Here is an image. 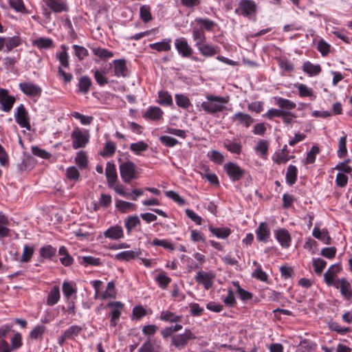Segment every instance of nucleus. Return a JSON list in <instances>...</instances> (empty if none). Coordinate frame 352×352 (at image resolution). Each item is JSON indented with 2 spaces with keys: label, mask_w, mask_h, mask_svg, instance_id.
<instances>
[{
  "label": "nucleus",
  "mask_w": 352,
  "mask_h": 352,
  "mask_svg": "<svg viewBox=\"0 0 352 352\" xmlns=\"http://www.w3.org/2000/svg\"><path fill=\"white\" fill-rule=\"evenodd\" d=\"M114 75L118 77L125 78L128 75V69L124 59H116L113 61Z\"/></svg>",
  "instance_id": "13"
},
{
  "label": "nucleus",
  "mask_w": 352,
  "mask_h": 352,
  "mask_svg": "<svg viewBox=\"0 0 352 352\" xmlns=\"http://www.w3.org/2000/svg\"><path fill=\"white\" fill-rule=\"evenodd\" d=\"M232 284L234 286L236 287V292L237 294H239L240 298L243 300V301H245V300H250L252 299V294L243 289V288L241 287V286L239 285V283L238 282H232Z\"/></svg>",
  "instance_id": "44"
},
{
  "label": "nucleus",
  "mask_w": 352,
  "mask_h": 352,
  "mask_svg": "<svg viewBox=\"0 0 352 352\" xmlns=\"http://www.w3.org/2000/svg\"><path fill=\"white\" fill-rule=\"evenodd\" d=\"M72 47L74 50L75 55L80 60H83L89 54L87 50L85 47H82V46H80V45H74L72 46Z\"/></svg>",
  "instance_id": "63"
},
{
  "label": "nucleus",
  "mask_w": 352,
  "mask_h": 352,
  "mask_svg": "<svg viewBox=\"0 0 352 352\" xmlns=\"http://www.w3.org/2000/svg\"><path fill=\"white\" fill-rule=\"evenodd\" d=\"M156 281L162 289H166L171 281V278L164 274H160L156 277Z\"/></svg>",
  "instance_id": "64"
},
{
  "label": "nucleus",
  "mask_w": 352,
  "mask_h": 352,
  "mask_svg": "<svg viewBox=\"0 0 352 352\" xmlns=\"http://www.w3.org/2000/svg\"><path fill=\"white\" fill-rule=\"evenodd\" d=\"M312 235L322 241L325 244L331 243V238L327 229H320L318 225H316L313 231Z\"/></svg>",
  "instance_id": "20"
},
{
  "label": "nucleus",
  "mask_w": 352,
  "mask_h": 352,
  "mask_svg": "<svg viewBox=\"0 0 352 352\" xmlns=\"http://www.w3.org/2000/svg\"><path fill=\"white\" fill-rule=\"evenodd\" d=\"M209 230L214 235L220 239H226L231 233V230L228 228H214L212 226H209Z\"/></svg>",
  "instance_id": "35"
},
{
  "label": "nucleus",
  "mask_w": 352,
  "mask_h": 352,
  "mask_svg": "<svg viewBox=\"0 0 352 352\" xmlns=\"http://www.w3.org/2000/svg\"><path fill=\"white\" fill-rule=\"evenodd\" d=\"M33 253L34 248L32 247H30L27 245H24L23 254L21 255L20 261L23 263L29 262L32 257Z\"/></svg>",
  "instance_id": "53"
},
{
  "label": "nucleus",
  "mask_w": 352,
  "mask_h": 352,
  "mask_svg": "<svg viewBox=\"0 0 352 352\" xmlns=\"http://www.w3.org/2000/svg\"><path fill=\"white\" fill-rule=\"evenodd\" d=\"M297 177V168L294 165H289L287 167L286 172V182L289 185H293L296 180Z\"/></svg>",
  "instance_id": "37"
},
{
  "label": "nucleus",
  "mask_w": 352,
  "mask_h": 352,
  "mask_svg": "<svg viewBox=\"0 0 352 352\" xmlns=\"http://www.w3.org/2000/svg\"><path fill=\"white\" fill-rule=\"evenodd\" d=\"M290 159L287 145H285L281 151L277 153L274 162L278 164H285Z\"/></svg>",
  "instance_id": "40"
},
{
  "label": "nucleus",
  "mask_w": 352,
  "mask_h": 352,
  "mask_svg": "<svg viewBox=\"0 0 352 352\" xmlns=\"http://www.w3.org/2000/svg\"><path fill=\"white\" fill-rule=\"evenodd\" d=\"M19 88L23 94L30 97L39 96L42 92V89L32 82H21Z\"/></svg>",
  "instance_id": "11"
},
{
  "label": "nucleus",
  "mask_w": 352,
  "mask_h": 352,
  "mask_svg": "<svg viewBox=\"0 0 352 352\" xmlns=\"http://www.w3.org/2000/svg\"><path fill=\"white\" fill-rule=\"evenodd\" d=\"M124 224L127 231L129 232L138 225L140 224V221L138 216H131L125 220Z\"/></svg>",
  "instance_id": "51"
},
{
  "label": "nucleus",
  "mask_w": 352,
  "mask_h": 352,
  "mask_svg": "<svg viewBox=\"0 0 352 352\" xmlns=\"http://www.w3.org/2000/svg\"><path fill=\"white\" fill-rule=\"evenodd\" d=\"M327 265V262L322 258H316L313 261L314 271L317 274H321Z\"/></svg>",
  "instance_id": "57"
},
{
  "label": "nucleus",
  "mask_w": 352,
  "mask_h": 352,
  "mask_svg": "<svg viewBox=\"0 0 352 352\" xmlns=\"http://www.w3.org/2000/svg\"><path fill=\"white\" fill-rule=\"evenodd\" d=\"M116 207L122 212H127L133 210L135 205L130 202L118 199L116 201Z\"/></svg>",
  "instance_id": "43"
},
{
  "label": "nucleus",
  "mask_w": 352,
  "mask_h": 352,
  "mask_svg": "<svg viewBox=\"0 0 352 352\" xmlns=\"http://www.w3.org/2000/svg\"><path fill=\"white\" fill-rule=\"evenodd\" d=\"M81 264L87 265L98 266L100 264V260L91 256H85L82 257Z\"/></svg>",
  "instance_id": "62"
},
{
  "label": "nucleus",
  "mask_w": 352,
  "mask_h": 352,
  "mask_svg": "<svg viewBox=\"0 0 352 352\" xmlns=\"http://www.w3.org/2000/svg\"><path fill=\"white\" fill-rule=\"evenodd\" d=\"M160 318L162 321L173 323L181 322L182 316L176 315L172 311L165 310L160 313Z\"/></svg>",
  "instance_id": "25"
},
{
  "label": "nucleus",
  "mask_w": 352,
  "mask_h": 352,
  "mask_svg": "<svg viewBox=\"0 0 352 352\" xmlns=\"http://www.w3.org/2000/svg\"><path fill=\"white\" fill-rule=\"evenodd\" d=\"M239 9L242 15L250 19L256 13V5L250 0H241L239 2Z\"/></svg>",
  "instance_id": "10"
},
{
  "label": "nucleus",
  "mask_w": 352,
  "mask_h": 352,
  "mask_svg": "<svg viewBox=\"0 0 352 352\" xmlns=\"http://www.w3.org/2000/svg\"><path fill=\"white\" fill-rule=\"evenodd\" d=\"M15 102V98L9 95V92L6 89H0V104L1 109L5 112H9Z\"/></svg>",
  "instance_id": "7"
},
{
  "label": "nucleus",
  "mask_w": 352,
  "mask_h": 352,
  "mask_svg": "<svg viewBox=\"0 0 352 352\" xmlns=\"http://www.w3.org/2000/svg\"><path fill=\"white\" fill-rule=\"evenodd\" d=\"M105 174L107 179L109 187H113L116 184L118 175L115 164L111 162H107Z\"/></svg>",
  "instance_id": "16"
},
{
  "label": "nucleus",
  "mask_w": 352,
  "mask_h": 352,
  "mask_svg": "<svg viewBox=\"0 0 352 352\" xmlns=\"http://www.w3.org/2000/svg\"><path fill=\"white\" fill-rule=\"evenodd\" d=\"M231 120L233 122L243 124L245 127H249L252 123L254 122V118H252L249 114L244 113L243 112H237L232 116Z\"/></svg>",
  "instance_id": "15"
},
{
  "label": "nucleus",
  "mask_w": 352,
  "mask_h": 352,
  "mask_svg": "<svg viewBox=\"0 0 352 352\" xmlns=\"http://www.w3.org/2000/svg\"><path fill=\"white\" fill-rule=\"evenodd\" d=\"M138 352H160V346H155L150 340L146 341L138 349Z\"/></svg>",
  "instance_id": "46"
},
{
  "label": "nucleus",
  "mask_w": 352,
  "mask_h": 352,
  "mask_svg": "<svg viewBox=\"0 0 352 352\" xmlns=\"http://www.w3.org/2000/svg\"><path fill=\"white\" fill-rule=\"evenodd\" d=\"M342 268L340 264H334L330 266L328 270L324 274V278L327 285H333L338 288L336 282L334 281L335 277L341 271Z\"/></svg>",
  "instance_id": "12"
},
{
  "label": "nucleus",
  "mask_w": 352,
  "mask_h": 352,
  "mask_svg": "<svg viewBox=\"0 0 352 352\" xmlns=\"http://www.w3.org/2000/svg\"><path fill=\"white\" fill-rule=\"evenodd\" d=\"M175 101L177 104L183 109H188L190 106L189 98L184 94H176Z\"/></svg>",
  "instance_id": "48"
},
{
  "label": "nucleus",
  "mask_w": 352,
  "mask_h": 352,
  "mask_svg": "<svg viewBox=\"0 0 352 352\" xmlns=\"http://www.w3.org/2000/svg\"><path fill=\"white\" fill-rule=\"evenodd\" d=\"M46 328L43 325H37L34 329L30 333V336L31 338L37 340L38 338H41L43 333H45Z\"/></svg>",
  "instance_id": "56"
},
{
  "label": "nucleus",
  "mask_w": 352,
  "mask_h": 352,
  "mask_svg": "<svg viewBox=\"0 0 352 352\" xmlns=\"http://www.w3.org/2000/svg\"><path fill=\"white\" fill-rule=\"evenodd\" d=\"M148 148V144L143 141L132 143L130 146L131 151L135 154H140L141 152L146 151Z\"/></svg>",
  "instance_id": "45"
},
{
  "label": "nucleus",
  "mask_w": 352,
  "mask_h": 352,
  "mask_svg": "<svg viewBox=\"0 0 352 352\" xmlns=\"http://www.w3.org/2000/svg\"><path fill=\"white\" fill-rule=\"evenodd\" d=\"M223 168L232 182L240 180L245 173V170L234 162H228L225 164Z\"/></svg>",
  "instance_id": "6"
},
{
  "label": "nucleus",
  "mask_w": 352,
  "mask_h": 352,
  "mask_svg": "<svg viewBox=\"0 0 352 352\" xmlns=\"http://www.w3.org/2000/svg\"><path fill=\"white\" fill-rule=\"evenodd\" d=\"M197 47L200 54L204 56L210 57L217 53V47L208 44H204V43L201 45L197 44Z\"/></svg>",
  "instance_id": "29"
},
{
  "label": "nucleus",
  "mask_w": 352,
  "mask_h": 352,
  "mask_svg": "<svg viewBox=\"0 0 352 352\" xmlns=\"http://www.w3.org/2000/svg\"><path fill=\"white\" fill-rule=\"evenodd\" d=\"M93 52L96 56L102 59H107L111 58L113 56L111 52L101 47L93 48Z\"/></svg>",
  "instance_id": "52"
},
{
  "label": "nucleus",
  "mask_w": 352,
  "mask_h": 352,
  "mask_svg": "<svg viewBox=\"0 0 352 352\" xmlns=\"http://www.w3.org/2000/svg\"><path fill=\"white\" fill-rule=\"evenodd\" d=\"M228 102V97L208 95L206 96V101H204L201 106L206 113L214 114L222 111L225 109V104Z\"/></svg>",
  "instance_id": "1"
},
{
  "label": "nucleus",
  "mask_w": 352,
  "mask_h": 352,
  "mask_svg": "<svg viewBox=\"0 0 352 352\" xmlns=\"http://www.w3.org/2000/svg\"><path fill=\"white\" fill-rule=\"evenodd\" d=\"M192 37L195 41L196 47L197 46V44L201 45V43H205L206 40L204 30L197 27H194L192 29Z\"/></svg>",
  "instance_id": "34"
},
{
  "label": "nucleus",
  "mask_w": 352,
  "mask_h": 352,
  "mask_svg": "<svg viewBox=\"0 0 352 352\" xmlns=\"http://www.w3.org/2000/svg\"><path fill=\"white\" fill-rule=\"evenodd\" d=\"M171 38H165L161 42L150 44L149 47L157 52H168L171 48Z\"/></svg>",
  "instance_id": "26"
},
{
  "label": "nucleus",
  "mask_w": 352,
  "mask_h": 352,
  "mask_svg": "<svg viewBox=\"0 0 352 352\" xmlns=\"http://www.w3.org/2000/svg\"><path fill=\"white\" fill-rule=\"evenodd\" d=\"M46 6L55 12H61L67 10L63 0H43Z\"/></svg>",
  "instance_id": "22"
},
{
  "label": "nucleus",
  "mask_w": 352,
  "mask_h": 352,
  "mask_svg": "<svg viewBox=\"0 0 352 352\" xmlns=\"http://www.w3.org/2000/svg\"><path fill=\"white\" fill-rule=\"evenodd\" d=\"M175 46L178 53L185 58L190 57L193 52V50L188 45L187 40L184 38H178L175 41Z\"/></svg>",
  "instance_id": "9"
},
{
  "label": "nucleus",
  "mask_w": 352,
  "mask_h": 352,
  "mask_svg": "<svg viewBox=\"0 0 352 352\" xmlns=\"http://www.w3.org/2000/svg\"><path fill=\"white\" fill-rule=\"evenodd\" d=\"M61 48L63 49V50L56 54V57L59 60V63L60 65V67H61V68H63V67L67 68V67H69V56L67 52V49H66L65 46H64V45H62Z\"/></svg>",
  "instance_id": "36"
},
{
  "label": "nucleus",
  "mask_w": 352,
  "mask_h": 352,
  "mask_svg": "<svg viewBox=\"0 0 352 352\" xmlns=\"http://www.w3.org/2000/svg\"><path fill=\"white\" fill-rule=\"evenodd\" d=\"M82 330V328L80 326L72 325L64 331L65 337L69 339H73L77 336Z\"/></svg>",
  "instance_id": "47"
},
{
  "label": "nucleus",
  "mask_w": 352,
  "mask_h": 352,
  "mask_svg": "<svg viewBox=\"0 0 352 352\" xmlns=\"http://www.w3.org/2000/svg\"><path fill=\"white\" fill-rule=\"evenodd\" d=\"M56 251L52 245H45L40 248L39 253L41 257L49 258L55 254Z\"/></svg>",
  "instance_id": "50"
},
{
  "label": "nucleus",
  "mask_w": 352,
  "mask_h": 352,
  "mask_svg": "<svg viewBox=\"0 0 352 352\" xmlns=\"http://www.w3.org/2000/svg\"><path fill=\"white\" fill-rule=\"evenodd\" d=\"M21 43L20 37L14 36L12 37H4V52H9L14 48L19 46Z\"/></svg>",
  "instance_id": "23"
},
{
  "label": "nucleus",
  "mask_w": 352,
  "mask_h": 352,
  "mask_svg": "<svg viewBox=\"0 0 352 352\" xmlns=\"http://www.w3.org/2000/svg\"><path fill=\"white\" fill-rule=\"evenodd\" d=\"M163 111L158 107H150L144 113V118L151 120H159L163 116Z\"/></svg>",
  "instance_id": "21"
},
{
  "label": "nucleus",
  "mask_w": 352,
  "mask_h": 352,
  "mask_svg": "<svg viewBox=\"0 0 352 352\" xmlns=\"http://www.w3.org/2000/svg\"><path fill=\"white\" fill-rule=\"evenodd\" d=\"M71 115L74 118L79 120L80 123L84 125L90 124L94 120L92 116H85L76 111L72 113Z\"/></svg>",
  "instance_id": "54"
},
{
  "label": "nucleus",
  "mask_w": 352,
  "mask_h": 352,
  "mask_svg": "<svg viewBox=\"0 0 352 352\" xmlns=\"http://www.w3.org/2000/svg\"><path fill=\"white\" fill-rule=\"evenodd\" d=\"M32 44L34 46L36 47L37 48L40 50L43 49H50L52 48L53 45V41L51 38H39L36 40H34L32 42Z\"/></svg>",
  "instance_id": "32"
},
{
  "label": "nucleus",
  "mask_w": 352,
  "mask_h": 352,
  "mask_svg": "<svg viewBox=\"0 0 352 352\" xmlns=\"http://www.w3.org/2000/svg\"><path fill=\"white\" fill-rule=\"evenodd\" d=\"M109 307L112 308L111 316L113 319H118L121 314V309L123 307V304L120 302H111L107 305Z\"/></svg>",
  "instance_id": "41"
},
{
  "label": "nucleus",
  "mask_w": 352,
  "mask_h": 352,
  "mask_svg": "<svg viewBox=\"0 0 352 352\" xmlns=\"http://www.w3.org/2000/svg\"><path fill=\"white\" fill-rule=\"evenodd\" d=\"M195 335L186 329L184 333L174 336L172 338V344L179 349H184L190 340H195Z\"/></svg>",
  "instance_id": "5"
},
{
  "label": "nucleus",
  "mask_w": 352,
  "mask_h": 352,
  "mask_svg": "<svg viewBox=\"0 0 352 352\" xmlns=\"http://www.w3.org/2000/svg\"><path fill=\"white\" fill-rule=\"evenodd\" d=\"M275 236L283 248H288L290 245L291 237L289 232L284 228L276 231Z\"/></svg>",
  "instance_id": "17"
},
{
  "label": "nucleus",
  "mask_w": 352,
  "mask_h": 352,
  "mask_svg": "<svg viewBox=\"0 0 352 352\" xmlns=\"http://www.w3.org/2000/svg\"><path fill=\"white\" fill-rule=\"evenodd\" d=\"M140 14L142 20L144 23H147L152 19L151 8L149 6L144 5L141 6L140 9Z\"/></svg>",
  "instance_id": "49"
},
{
  "label": "nucleus",
  "mask_w": 352,
  "mask_h": 352,
  "mask_svg": "<svg viewBox=\"0 0 352 352\" xmlns=\"http://www.w3.org/2000/svg\"><path fill=\"white\" fill-rule=\"evenodd\" d=\"M76 164L80 168H85L87 166V159L83 151H79L75 157Z\"/></svg>",
  "instance_id": "55"
},
{
  "label": "nucleus",
  "mask_w": 352,
  "mask_h": 352,
  "mask_svg": "<svg viewBox=\"0 0 352 352\" xmlns=\"http://www.w3.org/2000/svg\"><path fill=\"white\" fill-rule=\"evenodd\" d=\"M336 284L338 285V288L340 289L341 294L347 300H350L352 298V289L349 282L344 278L339 279Z\"/></svg>",
  "instance_id": "18"
},
{
  "label": "nucleus",
  "mask_w": 352,
  "mask_h": 352,
  "mask_svg": "<svg viewBox=\"0 0 352 352\" xmlns=\"http://www.w3.org/2000/svg\"><path fill=\"white\" fill-rule=\"evenodd\" d=\"M119 168L120 176L124 182L129 183L137 178L136 166L133 162H124L120 164Z\"/></svg>",
  "instance_id": "2"
},
{
  "label": "nucleus",
  "mask_w": 352,
  "mask_h": 352,
  "mask_svg": "<svg viewBox=\"0 0 352 352\" xmlns=\"http://www.w3.org/2000/svg\"><path fill=\"white\" fill-rule=\"evenodd\" d=\"M256 234V238L258 241H267L270 234V230L268 225L265 222L261 223L257 228Z\"/></svg>",
  "instance_id": "24"
},
{
  "label": "nucleus",
  "mask_w": 352,
  "mask_h": 352,
  "mask_svg": "<svg viewBox=\"0 0 352 352\" xmlns=\"http://www.w3.org/2000/svg\"><path fill=\"white\" fill-rule=\"evenodd\" d=\"M158 103L162 105L170 106L173 104L172 96L166 91H160L158 93Z\"/></svg>",
  "instance_id": "42"
},
{
  "label": "nucleus",
  "mask_w": 352,
  "mask_h": 352,
  "mask_svg": "<svg viewBox=\"0 0 352 352\" xmlns=\"http://www.w3.org/2000/svg\"><path fill=\"white\" fill-rule=\"evenodd\" d=\"M276 104L281 109L286 110H291L296 107V104L289 100L285 99L283 98L276 97L274 98Z\"/></svg>",
  "instance_id": "39"
},
{
  "label": "nucleus",
  "mask_w": 352,
  "mask_h": 352,
  "mask_svg": "<svg viewBox=\"0 0 352 352\" xmlns=\"http://www.w3.org/2000/svg\"><path fill=\"white\" fill-rule=\"evenodd\" d=\"M215 276L216 274L212 270H200L197 273L195 279L197 283L202 285L205 289H209L213 285Z\"/></svg>",
  "instance_id": "4"
},
{
  "label": "nucleus",
  "mask_w": 352,
  "mask_h": 352,
  "mask_svg": "<svg viewBox=\"0 0 352 352\" xmlns=\"http://www.w3.org/2000/svg\"><path fill=\"white\" fill-rule=\"evenodd\" d=\"M346 153H347L346 137L343 136V137H341L339 140L338 156L340 158H342L346 155Z\"/></svg>",
  "instance_id": "59"
},
{
  "label": "nucleus",
  "mask_w": 352,
  "mask_h": 352,
  "mask_svg": "<svg viewBox=\"0 0 352 352\" xmlns=\"http://www.w3.org/2000/svg\"><path fill=\"white\" fill-rule=\"evenodd\" d=\"M60 299V289L58 286H54L50 290L47 298V304L53 306L58 302Z\"/></svg>",
  "instance_id": "33"
},
{
  "label": "nucleus",
  "mask_w": 352,
  "mask_h": 352,
  "mask_svg": "<svg viewBox=\"0 0 352 352\" xmlns=\"http://www.w3.org/2000/svg\"><path fill=\"white\" fill-rule=\"evenodd\" d=\"M16 123L21 127L30 130L31 126L28 118V112L23 104L18 107L16 112L14 115Z\"/></svg>",
  "instance_id": "8"
},
{
  "label": "nucleus",
  "mask_w": 352,
  "mask_h": 352,
  "mask_svg": "<svg viewBox=\"0 0 352 352\" xmlns=\"http://www.w3.org/2000/svg\"><path fill=\"white\" fill-rule=\"evenodd\" d=\"M223 144L224 147L233 154L239 155L242 151V145L239 139H226Z\"/></svg>",
  "instance_id": "14"
},
{
  "label": "nucleus",
  "mask_w": 352,
  "mask_h": 352,
  "mask_svg": "<svg viewBox=\"0 0 352 352\" xmlns=\"http://www.w3.org/2000/svg\"><path fill=\"white\" fill-rule=\"evenodd\" d=\"M141 254V252L138 251H133V250H126L116 254V258L120 261H129L133 259H135L136 257H138Z\"/></svg>",
  "instance_id": "31"
},
{
  "label": "nucleus",
  "mask_w": 352,
  "mask_h": 352,
  "mask_svg": "<svg viewBox=\"0 0 352 352\" xmlns=\"http://www.w3.org/2000/svg\"><path fill=\"white\" fill-rule=\"evenodd\" d=\"M104 236L111 240H118L124 236L123 230L120 226H111L104 232Z\"/></svg>",
  "instance_id": "19"
},
{
  "label": "nucleus",
  "mask_w": 352,
  "mask_h": 352,
  "mask_svg": "<svg viewBox=\"0 0 352 352\" xmlns=\"http://www.w3.org/2000/svg\"><path fill=\"white\" fill-rule=\"evenodd\" d=\"M92 85L91 79L87 76H83L78 80V87L79 92L87 94Z\"/></svg>",
  "instance_id": "27"
},
{
  "label": "nucleus",
  "mask_w": 352,
  "mask_h": 352,
  "mask_svg": "<svg viewBox=\"0 0 352 352\" xmlns=\"http://www.w3.org/2000/svg\"><path fill=\"white\" fill-rule=\"evenodd\" d=\"M208 156L211 161L219 164H222L224 160L223 155L216 150L211 151L210 153L208 154Z\"/></svg>",
  "instance_id": "60"
},
{
  "label": "nucleus",
  "mask_w": 352,
  "mask_h": 352,
  "mask_svg": "<svg viewBox=\"0 0 352 352\" xmlns=\"http://www.w3.org/2000/svg\"><path fill=\"white\" fill-rule=\"evenodd\" d=\"M269 144L266 140H261L255 147V152L262 159H266L268 153Z\"/></svg>",
  "instance_id": "30"
},
{
  "label": "nucleus",
  "mask_w": 352,
  "mask_h": 352,
  "mask_svg": "<svg viewBox=\"0 0 352 352\" xmlns=\"http://www.w3.org/2000/svg\"><path fill=\"white\" fill-rule=\"evenodd\" d=\"M152 244L153 245L162 246L164 248L171 251L175 250V245L166 239H155L153 241Z\"/></svg>",
  "instance_id": "58"
},
{
  "label": "nucleus",
  "mask_w": 352,
  "mask_h": 352,
  "mask_svg": "<svg viewBox=\"0 0 352 352\" xmlns=\"http://www.w3.org/2000/svg\"><path fill=\"white\" fill-rule=\"evenodd\" d=\"M195 23H196L198 25H199V28H202L206 31H212L213 28L217 25V23L209 19L204 18H196L195 19Z\"/></svg>",
  "instance_id": "28"
},
{
  "label": "nucleus",
  "mask_w": 352,
  "mask_h": 352,
  "mask_svg": "<svg viewBox=\"0 0 352 352\" xmlns=\"http://www.w3.org/2000/svg\"><path fill=\"white\" fill-rule=\"evenodd\" d=\"M115 284L113 282H109L107 284L106 291L101 295V299L104 300L107 298H115Z\"/></svg>",
  "instance_id": "61"
},
{
  "label": "nucleus",
  "mask_w": 352,
  "mask_h": 352,
  "mask_svg": "<svg viewBox=\"0 0 352 352\" xmlns=\"http://www.w3.org/2000/svg\"><path fill=\"white\" fill-rule=\"evenodd\" d=\"M72 139V147L74 149L85 147L89 142V134L88 131L75 129L71 135Z\"/></svg>",
  "instance_id": "3"
},
{
  "label": "nucleus",
  "mask_w": 352,
  "mask_h": 352,
  "mask_svg": "<svg viewBox=\"0 0 352 352\" xmlns=\"http://www.w3.org/2000/svg\"><path fill=\"white\" fill-rule=\"evenodd\" d=\"M94 78L100 86H104L108 83V78L106 77L107 72L104 70H91Z\"/></svg>",
  "instance_id": "38"
}]
</instances>
